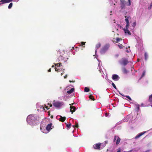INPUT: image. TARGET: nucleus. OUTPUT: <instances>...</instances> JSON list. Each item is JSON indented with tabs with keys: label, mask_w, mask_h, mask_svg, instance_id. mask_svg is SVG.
<instances>
[{
	"label": "nucleus",
	"mask_w": 152,
	"mask_h": 152,
	"mask_svg": "<svg viewBox=\"0 0 152 152\" xmlns=\"http://www.w3.org/2000/svg\"><path fill=\"white\" fill-rule=\"evenodd\" d=\"M37 120V116L33 115H28L27 118V122L29 124L31 125H34Z\"/></svg>",
	"instance_id": "1"
},
{
	"label": "nucleus",
	"mask_w": 152,
	"mask_h": 152,
	"mask_svg": "<svg viewBox=\"0 0 152 152\" xmlns=\"http://www.w3.org/2000/svg\"><path fill=\"white\" fill-rule=\"evenodd\" d=\"M63 104V102H60L58 101H53V105L56 107H61Z\"/></svg>",
	"instance_id": "2"
},
{
	"label": "nucleus",
	"mask_w": 152,
	"mask_h": 152,
	"mask_svg": "<svg viewBox=\"0 0 152 152\" xmlns=\"http://www.w3.org/2000/svg\"><path fill=\"white\" fill-rule=\"evenodd\" d=\"M128 60L125 58H122L120 63L121 64L124 65V66L126 65L128 63Z\"/></svg>",
	"instance_id": "3"
},
{
	"label": "nucleus",
	"mask_w": 152,
	"mask_h": 152,
	"mask_svg": "<svg viewBox=\"0 0 152 152\" xmlns=\"http://www.w3.org/2000/svg\"><path fill=\"white\" fill-rule=\"evenodd\" d=\"M47 121L46 119H44L43 120L40 126V129L42 132H43V131L42 130V127L43 126L45 127V126L46 125V124L47 123Z\"/></svg>",
	"instance_id": "4"
},
{
	"label": "nucleus",
	"mask_w": 152,
	"mask_h": 152,
	"mask_svg": "<svg viewBox=\"0 0 152 152\" xmlns=\"http://www.w3.org/2000/svg\"><path fill=\"white\" fill-rule=\"evenodd\" d=\"M126 2L125 0H120V6L121 9L125 8Z\"/></svg>",
	"instance_id": "5"
},
{
	"label": "nucleus",
	"mask_w": 152,
	"mask_h": 152,
	"mask_svg": "<svg viewBox=\"0 0 152 152\" xmlns=\"http://www.w3.org/2000/svg\"><path fill=\"white\" fill-rule=\"evenodd\" d=\"M110 47L109 45L107 44L103 47L101 50V52L102 53H104Z\"/></svg>",
	"instance_id": "6"
},
{
	"label": "nucleus",
	"mask_w": 152,
	"mask_h": 152,
	"mask_svg": "<svg viewBox=\"0 0 152 152\" xmlns=\"http://www.w3.org/2000/svg\"><path fill=\"white\" fill-rule=\"evenodd\" d=\"M101 144V143H98L96 144H94L93 145V147L95 149L100 150V146Z\"/></svg>",
	"instance_id": "7"
},
{
	"label": "nucleus",
	"mask_w": 152,
	"mask_h": 152,
	"mask_svg": "<svg viewBox=\"0 0 152 152\" xmlns=\"http://www.w3.org/2000/svg\"><path fill=\"white\" fill-rule=\"evenodd\" d=\"M112 78L113 80L117 81L119 80L120 77L118 75L113 74L112 76Z\"/></svg>",
	"instance_id": "8"
},
{
	"label": "nucleus",
	"mask_w": 152,
	"mask_h": 152,
	"mask_svg": "<svg viewBox=\"0 0 152 152\" xmlns=\"http://www.w3.org/2000/svg\"><path fill=\"white\" fill-rule=\"evenodd\" d=\"M13 1V0H1L0 1V5L1 4L10 3Z\"/></svg>",
	"instance_id": "9"
},
{
	"label": "nucleus",
	"mask_w": 152,
	"mask_h": 152,
	"mask_svg": "<svg viewBox=\"0 0 152 152\" xmlns=\"http://www.w3.org/2000/svg\"><path fill=\"white\" fill-rule=\"evenodd\" d=\"M52 126V123L48 124L46 127V129L48 131H50L51 129H52V128H51Z\"/></svg>",
	"instance_id": "10"
},
{
	"label": "nucleus",
	"mask_w": 152,
	"mask_h": 152,
	"mask_svg": "<svg viewBox=\"0 0 152 152\" xmlns=\"http://www.w3.org/2000/svg\"><path fill=\"white\" fill-rule=\"evenodd\" d=\"M70 112H72V113H73V112H75L76 110V107H75L71 106L70 107Z\"/></svg>",
	"instance_id": "11"
},
{
	"label": "nucleus",
	"mask_w": 152,
	"mask_h": 152,
	"mask_svg": "<svg viewBox=\"0 0 152 152\" xmlns=\"http://www.w3.org/2000/svg\"><path fill=\"white\" fill-rule=\"evenodd\" d=\"M145 132H143L141 133H140L139 134H138L135 137V139H137L139 137H141V136L144 134L145 133Z\"/></svg>",
	"instance_id": "12"
},
{
	"label": "nucleus",
	"mask_w": 152,
	"mask_h": 152,
	"mask_svg": "<svg viewBox=\"0 0 152 152\" xmlns=\"http://www.w3.org/2000/svg\"><path fill=\"white\" fill-rule=\"evenodd\" d=\"M125 18H126L125 19V20L126 21V23H129V19L131 18L130 16H125Z\"/></svg>",
	"instance_id": "13"
},
{
	"label": "nucleus",
	"mask_w": 152,
	"mask_h": 152,
	"mask_svg": "<svg viewBox=\"0 0 152 152\" xmlns=\"http://www.w3.org/2000/svg\"><path fill=\"white\" fill-rule=\"evenodd\" d=\"M60 118L59 119V121L62 122H64L66 120V118L65 117H62L60 116Z\"/></svg>",
	"instance_id": "14"
},
{
	"label": "nucleus",
	"mask_w": 152,
	"mask_h": 152,
	"mask_svg": "<svg viewBox=\"0 0 152 152\" xmlns=\"http://www.w3.org/2000/svg\"><path fill=\"white\" fill-rule=\"evenodd\" d=\"M123 30L126 34H127L129 35H130L131 34L130 31L128 30V29H125V28H124Z\"/></svg>",
	"instance_id": "15"
},
{
	"label": "nucleus",
	"mask_w": 152,
	"mask_h": 152,
	"mask_svg": "<svg viewBox=\"0 0 152 152\" xmlns=\"http://www.w3.org/2000/svg\"><path fill=\"white\" fill-rule=\"evenodd\" d=\"M121 140L120 138L118 136V137L117 139L116 142V145L118 144L120 142Z\"/></svg>",
	"instance_id": "16"
},
{
	"label": "nucleus",
	"mask_w": 152,
	"mask_h": 152,
	"mask_svg": "<svg viewBox=\"0 0 152 152\" xmlns=\"http://www.w3.org/2000/svg\"><path fill=\"white\" fill-rule=\"evenodd\" d=\"M74 88H72L70 90L67 91V93L68 94H71L74 91Z\"/></svg>",
	"instance_id": "17"
},
{
	"label": "nucleus",
	"mask_w": 152,
	"mask_h": 152,
	"mask_svg": "<svg viewBox=\"0 0 152 152\" xmlns=\"http://www.w3.org/2000/svg\"><path fill=\"white\" fill-rule=\"evenodd\" d=\"M123 72L124 73L126 74L128 72L126 69V68L124 67L122 69Z\"/></svg>",
	"instance_id": "18"
},
{
	"label": "nucleus",
	"mask_w": 152,
	"mask_h": 152,
	"mask_svg": "<svg viewBox=\"0 0 152 152\" xmlns=\"http://www.w3.org/2000/svg\"><path fill=\"white\" fill-rule=\"evenodd\" d=\"M101 46V44L100 43H98L96 45V49L99 48Z\"/></svg>",
	"instance_id": "19"
},
{
	"label": "nucleus",
	"mask_w": 152,
	"mask_h": 152,
	"mask_svg": "<svg viewBox=\"0 0 152 152\" xmlns=\"http://www.w3.org/2000/svg\"><path fill=\"white\" fill-rule=\"evenodd\" d=\"M148 101L150 102H152V94L149 96Z\"/></svg>",
	"instance_id": "20"
},
{
	"label": "nucleus",
	"mask_w": 152,
	"mask_h": 152,
	"mask_svg": "<svg viewBox=\"0 0 152 152\" xmlns=\"http://www.w3.org/2000/svg\"><path fill=\"white\" fill-rule=\"evenodd\" d=\"M90 89H89L86 87H85L84 89V91L85 92H88L89 91Z\"/></svg>",
	"instance_id": "21"
},
{
	"label": "nucleus",
	"mask_w": 152,
	"mask_h": 152,
	"mask_svg": "<svg viewBox=\"0 0 152 152\" xmlns=\"http://www.w3.org/2000/svg\"><path fill=\"white\" fill-rule=\"evenodd\" d=\"M145 60H147L148 58V55L147 53L145 52Z\"/></svg>",
	"instance_id": "22"
},
{
	"label": "nucleus",
	"mask_w": 152,
	"mask_h": 152,
	"mask_svg": "<svg viewBox=\"0 0 152 152\" xmlns=\"http://www.w3.org/2000/svg\"><path fill=\"white\" fill-rule=\"evenodd\" d=\"M129 23H126V26L125 28L126 29H128V28H129Z\"/></svg>",
	"instance_id": "23"
},
{
	"label": "nucleus",
	"mask_w": 152,
	"mask_h": 152,
	"mask_svg": "<svg viewBox=\"0 0 152 152\" xmlns=\"http://www.w3.org/2000/svg\"><path fill=\"white\" fill-rule=\"evenodd\" d=\"M12 4H12V3H10V4L9 5L8 7V8L9 9H11L12 6Z\"/></svg>",
	"instance_id": "24"
},
{
	"label": "nucleus",
	"mask_w": 152,
	"mask_h": 152,
	"mask_svg": "<svg viewBox=\"0 0 152 152\" xmlns=\"http://www.w3.org/2000/svg\"><path fill=\"white\" fill-rule=\"evenodd\" d=\"M122 40V39L121 38H117L116 39V41L115 42H118L120 40Z\"/></svg>",
	"instance_id": "25"
},
{
	"label": "nucleus",
	"mask_w": 152,
	"mask_h": 152,
	"mask_svg": "<svg viewBox=\"0 0 152 152\" xmlns=\"http://www.w3.org/2000/svg\"><path fill=\"white\" fill-rule=\"evenodd\" d=\"M55 65L57 66H60L62 65V64L61 63H57L56 64H55Z\"/></svg>",
	"instance_id": "26"
},
{
	"label": "nucleus",
	"mask_w": 152,
	"mask_h": 152,
	"mask_svg": "<svg viewBox=\"0 0 152 152\" xmlns=\"http://www.w3.org/2000/svg\"><path fill=\"white\" fill-rule=\"evenodd\" d=\"M89 97L90 99H91L93 100H94V97L93 96H92L91 95L89 96Z\"/></svg>",
	"instance_id": "27"
},
{
	"label": "nucleus",
	"mask_w": 152,
	"mask_h": 152,
	"mask_svg": "<svg viewBox=\"0 0 152 152\" xmlns=\"http://www.w3.org/2000/svg\"><path fill=\"white\" fill-rule=\"evenodd\" d=\"M66 126L68 128H69L71 126V124L70 123H69V124H66Z\"/></svg>",
	"instance_id": "28"
},
{
	"label": "nucleus",
	"mask_w": 152,
	"mask_h": 152,
	"mask_svg": "<svg viewBox=\"0 0 152 152\" xmlns=\"http://www.w3.org/2000/svg\"><path fill=\"white\" fill-rule=\"evenodd\" d=\"M152 7V2H151L150 5L149 7H148V10H150Z\"/></svg>",
	"instance_id": "29"
},
{
	"label": "nucleus",
	"mask_w": 152,
	"mask_h": 152,
	"mask_svg": "<svg viewBox=\"0 0 152 152\" xmlns=\"http://www.w3.org/2000/svg\"><path fill=\"white\" fill-rule=\"evenodd\" d=\"M113 86V87L115 89H116L117 88H116V87L115 86V84H114V83H112L111 84Z\"/></svg>",
	"instance_id": "30"
},
{
	"label": "nucleus",
	"mask_w": 152,
	"mask_h": 152,
	"mask_svg": "<svg viewBox=\"0 0 152 152\" xmlns=\"http://www.w3.org/2000/svg\"><path fill=\"white\" fill-rule=\"evenodd\" d=\"M118 45L120 49L123 48L124 47V46L123 45Z\"/></svg>",
	"instance_id": "31"
},
{
	"label": "nucleus",
	"mask_w": 152,
	"mask_h": 152,
	"mask_svg": "<svg viewBox=\"0 0 152 152\" xmlns=\"http://www.w3.org/2000/svg\"><path fill=\"white\" fill-rule=\"evenodd\" d=\"M136 25V22H134L132 24V26L133 27H135Z\"/></svg>",
	"instance_id": "32"
},
{
	"label": "nucleus",
	"mask_w": 152,
	"mask_h": 152,
	"mask_svg": "<svg viewBox=\"0 0 152 152\" xmlns=\"http://www.w3.org/2000/svg\"><path fill=\"white\" fill-rule=\"evenodd\" d=\"M86 42H81V45L83 46V45H85Z\"/></svg>",
	"instance_id": "33"
},
{
	"label": "nucleus",
	"mask_w": 152,
	"mask_h": 152,
	"mask_svg": "<svg viewBox=\"0 0 152 152\" xmlns=\"http://www.w3.org/2000/svg\"><path fill=\"white\" fill-rule=\"evenodd\" d=\"M117 137H118V136H117L115 135L114 136V140H113L114 142H115V141L117 139Z\"/></svg>",
	"instance_id": "34"
},
{
	"label": "nucleus",
	"mask_w": 152,
	"mask_h": 152,
	"mask_svg": "<svg viewBox=\"0 0 152 152\" xmlns=\"http://www.w3.org/2000/svg\"><path fill=\"white\" fill-rule=\"evenodd\" d=\"M72 126H73V127H74V128L75 127L78 128V124H77L75 125H73Z\"/></svg>",
	"instance_id": "35"
},
{
	"label": "nucleus",
	"mask_w": 152,
	"mask_h": 152,
	"mask_svg": "<svg viewBox=\"0 0 152 152\" xmlns=\"http://www.w3.org/2000/svg\"><path fill=\"white\" fill-rule=\"evenodd\" d=\"M125 96L128 99H129V100L130 101H132V99L130 97V96Z\"/></svg>",
	"instance_id": "36"
},
{
	"label": "nucleus",
	"mask_w": 152,
	"mask_h": 152,
	"mask_svg": "<svg viewBox=\"0 0 152 152\" xmlns=\"http://www.w3.org/2000/svg\"><path fill=\"white\" fill-rule=\"evenodd\" d=\"M145 71H144L142 73L141 77H143L145 75Z\"/></svg>",
	"instance_id": "37"
},
{
	"label": "nucleus",
	"mask_w": 152,
	"mask_h": 152,
	"mask_svg": "<svg viewBox=\"0 0 152 152\" xmlns=\"http://www.w3.org/2000/svg\"><path fill=\"white\" fill-rule=\"evenodd\" d=\"M108 141H105V144L104 145H103V147H104L106 146V144L108 143Z\"/></svg>",
	"instance_id": "38"
},
{
	"label": "nucleus",
	"mask_w": 152,
	"mask_h": 152,
	"mask_svg": "<svg viewBox=\"0 0 152 152\" xmlns=\"http://www.w3.org/2000/svg\"><path fill=\"white\" fill-rule=\"evenodd\" d=\"M129 1V4H128V6H130L131 5L130 0H128Z\"/></svg>",
	"instance_id": "39"
},
{
	"label": "nucleus",
	"mask_w": 152,
	"mask_h": 152,
	"mask_svg": "<svg viewBox=\"0 0 152 152\" xmlns=\"http://www.w3.org/2000/svg\"><path fill=\"white\" fill-rule=\"evenodd\" d=\"M55 70L56 71L58 72L59 71H58V69L56 67L55 68Z\"/></svg>",
	"instance_id": "40"
},
{
	"label": "nucleus",
	"mask_w": 152,
	"mask_h": 152,
	"mask_svg": "<svg viewBox=\"0 0 152 152\" xmlns=\"http://www.w3.org/2000/svg\"><path fill=\"white\" fill-rule=\"evenodd\" d=\"M45 108L47 109V110H48L49 108H48V106H46V105H45Z\"/></svg>",
	"instance_id": "41"
},
{
	"label": "nucleus",
	"mask_w": 152,
	"mask_h": 152,
	"mask_svg": "<svg viewBox=\"0 0 152 152\" xmlns=\"http://www.w3.org/2000/svg\"><path fill=\"white\" fill-rule=\"evenodd\" d=\"M69 82L70 83H71V82H75V80H74V81H71L70 80H69Z\"/></svg>",
	"instance_id": "42"
},
{
	"label": "nucleus",
	"mask_w": 152,
	"mask_h": 152,
	"mask_svg": "<svg viewBox=\"0 0 152 152\" xmlns=\"http://www.w3.org/2000/svg\"><path fill=\"white\" fill-rule=\"evenodd\" d=\"M62 57H63V56H59V57H58V59H59L60 58H62Z\"/></svg>",
	"instance_id": "43"
},
{
	"label": "nucleus",
	"mask_w": 152,
	"mask_h": 152,
	"mask_svg": "<svg viewBox=\"0 0 152 152\" xmlns=\"http://www.w3.org/2000/svg\"><path fill=\"white\" fill-rule=\"evenodd\" d=\"M67 75H66L64 77V78H66L67 77Z\"/></svg>",
	"instance_id": "44"
},
{
	"label": "nucleus",
	"mask_w": 152,
	"mask_h": 152,
	"mask_svg": "<svg viewBox=\"0 0 152 152\" xmlns=\"http://www.w3.org/2000/svg\"><path fill=\"white\" fill-rule=\"evenodd\" d=\"M68 59V58H66V59H65V60H64V61H67V60Z\"/></svg>",
	"instance_id": "45"
},
{
	"label": "nucleus",
	"mask_w": 152,
	"mask_h": 152,
	"mask_svg": "<svg viewBox=\"0 0 152 152\" xmlns=\"http://www.w3.org/2000/svg\"><path fill=\"white\" fill-rule=\"evenodd\" d=\"M45 127H45L43 126V127H42V129H44V130H45V129H44V128ZM42 131H43V132H43V129H42Z\"/></svg>",
	"instance_id": "46"
},
{
	"label": "nucleus",
	"mask_w": 152,
	"mask_h": 152,
	"mask_svg": "<svg viewBox=\"0 0 152 152\" xmlns=\"http://www.w3.org/2000/svg\"><path fill=\"white\" fill-rule=\"evenodd\" d=\"M48 72H50L51 71V69H50L48 70Z\"/></svg>",
	"instance_id": "47"
},
{
	"label": "nucleus",
	"mask_w": 152,
	"mask_h": 152,
	"mask_svg": "<svg viewBox=\"0 0 152 152\" xmlns=\"http://www.w3.org/2000/svg\"><path fill=\"white\" fill-rule=\"evenodd\" d=\"M137 106V109L138 110H139V105H138Z\"/></svg>",
	"instance_id": "48"
},
{
	"label": "nucleus",
	"mask_w": 152,
	"mask_h": 152,
	"mask_svg": "<svg viewBox=\"0 0 152 152\" xmlns=\"http://www.w3.org/2000/svg\"><path fill=\"white\" fill-rule=\"evenodd\" d=\"M52 104H50V107H52Z\"/></svg>",
	"instance_id": "49"
},
{
	"label": "nucleus",
	"mask_w": 152,
	"mask_h": 152,
	"mask_svg": "<svg viewBox=\"0 0 152 152\" xmlns=\"http://www.w3.org/2000/svg\"><path fill=\"white\" fill-rule=\"evenodd\" d=\"M139 59H138L137 60V61L138 62H139Z\"/></svg>",
	"instance_id": "50"
},
{
	"label": "nucleus",
	"mask_w": 152,
	"mask_h": 152,
	"mask_svg": "<svg viewBox=\"0 0 152 152\" xmlns=\"http://www.w3.org/2000/svg\"><path fill=\"white\" fill-rule=\"evenodd\" d=\"M63 73H61V75H63Z\"/></svg>",
	"instance_id": "51"
},
{
	"label": "nucleus",
	"mask_w": 152,
	"mask_h": 152,
	"mask_svg": "<svg viewBox=\"0 0 152 152\" xmlns=\"http://www.w3.org/2000/svg\"><path fill=\"white\" fill-rule=\"evenodd\" d=\"M51 118H53V116H51Z\"/></svg>",
	"instance_id": "52"
},
{
	"label": "nucleus",
	"mask_w": 152,
	"mask_h": 152,
	"mask_svg": "<svg viewBox=\"0 0 152 152\" xmlns=\"http://www.w3.org/2000/svg\"><path fill=\"white\" fill-rule=\"evenodd\" d=\"M54 67V66L53 65L52 66V67Z\"/></svg>",
	"instance_id": "53"
},
{
	"label": "nucleus",
	"mask_w": 152,
	"mask_h": 152,
	"mask_svg": "<svg viewBox=\"0 0 152 152\" xmlns=\"http://www.w3.org/2000/svg\"><path fill=\"white\" fill-rule=\"evenodd\" d=\"M85 47V46H82V47H83V48H84V47Z\"/></svg>",
	"instance_id": "54"
},
{
	"label": "nucleus",
	"mask_w": 152,
	"mask_h": 152,
	"mask_svg": "<svg viewBox=\"0 0 152 152\" xmlns=\"http://www.w3.org/2000/svg\"><path fill=\"white\" fill-rule=\"evenodd\" d=\"M74 104V103H72V105H73V104Z\"/></svg>",
	"instance_id": "55"
},
{
	"label": "nucleus",
	"mask_w": 152,
	"mask_h": 152,
	"mask_svg": "<svg viewBox=\"0 0 152 152\" xmlns=\"http://www.w3.org/2000/svg\"><path fill=\"white\" fill-rule=\"evenodd\" d=\"M121 95L122 96H125L123 95L122 94H121Z\"/></svg>",
	"instance_id": "56"
}]
</instances>
